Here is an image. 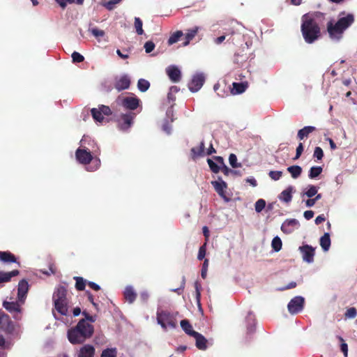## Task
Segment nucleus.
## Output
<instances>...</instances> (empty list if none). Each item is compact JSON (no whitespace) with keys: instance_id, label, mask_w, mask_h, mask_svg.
<instances>
[{"instance_id":"f257e3e1","label":"nucleus","mask_w":357,"mask_h":357,"mask_svg":"<svg viewBox=\"0 0 357 357\" xmlns=\"http://www.w3.org/2000/svg\"><path fill=\"white\" fill-rule=\"evenodd\" d=\"M324 13L314 12L302 16L301 31L305 43L312 44L321 36L319 20L324 17Z\"/></svg>"},{"instance_id":"f03ea898","label":"nucleus","mask_w":357,"mask_h":357,"mask_svg":"<svg viewBox=\"0 0 357 357\" xmlns=\"http://www.w3.org/2000/svg\"><path fill=\"white\" fill-rule=\"evenodd\" d=\"M93 333V326L86 320L81 319L75 327L68 331L67 335L69 342L73 344H77L85 342Z\"/></svg>"},{"instance_id":"7ed1b4c3","label":"nucleus","mask_w":357,"mask_h":357,"mask_svg":"<svg viewBox=\"0 0 357 357\" xmlns=\"http://www.w3.org/2000/svg\"><path fill=\"white\" fill-rule=\"evenodd\" d=\"M354 22L352 14H348L346 17H340L335 23L331 20L327 23V31L331 39L337 40L342 38L343 33Z\"/></svg>"},{"instance_id":"20e7f679","label":"nucleus","mask_w":357,"mask_h":357,"mask_svg":"<svg viewBox=\"0 0 357 357\" xmlns=\"http://www.w3.org/2000/svg\"><path fill=\"white\" fill-rule=\"evenodd\" d=\"M52 299L57 312L67 316L68 314V301L66 289L63 286L56 287L54 291Z\"/></svg>"},{"instance_id":"39448f33","label":"nucleus","mask_w":357,"mask_h":357,"mask_svg":"<svg viewBox=\"0 0 357 357\" xmlns=\"http://www.w3.org/2000/svg\"><path fill=\"white\" fill-rule=\"evenodd\" d=\"M177 315L178 312L158 310L156 313L157 323L164 331H167L168 328H175L177 326Z\"/></svg>"},{"instance_id":"423d86ee","label":"nucleus","mask_w":357,"mask_h":357,"mask_svg":"<svg viewBox=\"0 0 357 357\" xmlns=\"http://www.w3.org/2000/svg\"><path fill=\"white\" fill-rule=\"evenodd\" d=\"M98 152V148L91 151L89 148L84 147L79 148L76 150L75 156L78 162L83 165H87L91 162L93 159V154H96Z\"/></svg>"},{"instance_id":"0eeeda50","label":"nucleus","mask_w":357,"mask_h":357,"mask_svg":"<svg viewBox=\"0 0 357 357\" xmlns=\"http://www.w3.org/2000/svg\"><path fill=\"white\" fill-rule=\"evenodd\" d=\"M135 116V113L132 112L121 114L116 120L119 128L123 131L128 130L133 124Z\"/></svg>"},{"instance_id":"6e6552de","label":"nucleus","mask_w":357,"mask_h":357,"mask_svg":"<svg viewBox=\"0 0 357 357\" xmlns=\"http://www.w3.org/2000/svg\"><path fill=\"white\" fill-rule=\"evenodd\" d=\"M305 298L301 296H297L290 300L287 305L289 312L294 315L303 311L304 308Z\"/></svg>"},{"instance_id":"1a4fd4ad","label":"nucleus","mask_w":357,"mask_h":357,"mask_svg":"<svg viewBox=\"0 0 357 357\" xmlns=\"http://www.w3.org/2000/svg\"><path fill=\"white\" fill-rule=\"evenodd\" d=\"M303 261L307 264H312L314 259L315 248L312 246L305 244L298 248Z\"/></svg>"},{"instance_id":"9d476101","label":"nucleus","mask_w":357,"mask_h":357,"mask_svg":"<svg viewBox=\"0 0 357 357\" xmlns=\"http://www.w3.org/2000/svg\"><path fill=\"white\" fill-rule=\"evenodd\" d=\"M211 185L220 197L227 202H229L230 198L227 196L225 192V190L227 188V184L220 176L218 178L217 181H211Z\"/></svg>"},{"instance_id":"9b49d317","label":"nucleus","mask_w":357,"mask_h":357,"mask_svg":"<svg viewBox=\"0 0 357 357\" xmlns=\"http://www.w3.org/2000/svg\"><path fill=\"white\" fill-rule=\"evenodd\" d=\"M204 82L205 77L203 74H195L193 75L191 81L188 83V89L191 92H197L202 88Z\"/></svg>"},{"instance_id":"f8f14e48","label":"nucleus","mask_w":357,"mask_h":357,"mask_svg":"<svg viewBox=\"0 0 357 357\" xmlns=\"http://www.w3.org/2000/svg\"><path fill=\"white\" fill-rule=\"evenodd\" d=\"M0 330L9 333L14 330L13 322L9 316L1 310H0Z\"/></svg>"},{"instance_id":"ddd939ff","label":"nucleus","mask_w":357,"mask_h":357,"mask_svg":"<svg viewBox=\"0 0 357 357\" xmlns=\"http://www.w3.org/2000/svg\"><path fill=\"white\" fill-rule=\"evenodd\" d=\"M29 283L26 280H22L19 282L17 287V299L21 304H24L29 291Z\"/></svg>"},{"instance_id":"4468645a","label":"nucleus","mask_w":357,"mask_h":357,"mask_svg":"<svg viewBox=\"0 0 357 357\" xmlns=\"http://www.w3.org/2000/svg\"><path fill=\"white\" fill-rule=\"evenodd\" d=\"M130 79L128 75H123L120 77H116L114 83V88L118 91H121L127 89L130 85Z\"/></svg>"},{"instance_id":"2eb2a0df","label":"nucleus","mask_w":357,"mask_h":357,"mask_svg":"<svg viewBox=\"0 0 357 357\" xmlns=\"http://www.w3.org/2000/svg\"><path fill=\"white\" fill-rule=\"evenodd\" d=\"M139 99L137 97L127 96L122 99V106L130 110L136 109L139 105Z\"/></svg>"},{"instance_id":"dca6fc26","label":"nucleus","mask_w":357,"mask_h":357,"mask_svg":"<svg viewBox=\"0 0 357 357\" xmlns=\"http://www.w3.org/2000/svg\"><path fill=\"white\" fill-rule=\"evenodd\" d=\"M166 73L169 78L173 82H178L181 79V73L178 67L169 66L166 68Z\"/></svg>"},{"instance_id":"f3484780","label":"nucleus","mask_w":357,"mask_h":357,"mask_svg":"<svg viewBox=\"0 0 357 357\" xmlns=\"http://www.w3.org/2000/svg\"><path fill=\"white\" fill-rule=\"evenodd\" d=\"M22 305L18 299L17 301H4L3 303V307L10 313H20Z\"/></svg>"},{"instance_id":"a211bd4d","label":"nucleus","mask_w":357,"mask_h":357,"mask_svg":"<svg viewBox=\"0 0 357 357\" xmlns=\"http://www.w3.org/2000/svg\"><path fill=\"white\" fill-rule=\"evenodd\" d=\"M248 86L249 84L248 82H233L231 93L233 95L241 94L247 90Z\"/></svg>"},{"instance_id":"6ab92c4d","label":"nucleus","mask_w":357,"mask_h":357,"mask_svg":"<svg viewBox=\"0 0 357 357\" xmlns=\"http://www.w3.org/2000/svg\"><path fill=\"white\" fill-rule=\"evenodd\" d=\"M94 354V347L91 344H85L79 349L77 357H93Z\"/></svg>"},{"instance_id":"aec40b11","label":"nucleus","mask_w":357,"mask_h":357,"mask_svg":"<svg viewBox=\"0 0 357 357\" xmlns=\"http://www.w3.org/2000/svg\"><path fill=\"white\" fill-rule=\"evenodd\" d=\"M123 295L126 300L130 304L135 301L137 297V293L133 287L131 285H128L126 287Z\"/></svg>"},{"instance_id":"412c9836","label":"nucleus","mask_w":357,"mask_h":357,"mask_svg":"<svg viewBox=\"0 0 357 357\" xmlns=\"http://www.w3.org/2000/svg\"><path fill=\"white\" fill-rule=\"evenodd\" d=\"M200 27L195 26L192 29H188L186 33L185 34V41L183 43V46H187L190 41H192L198 33Z\"/></svg>"},{"instance_id":"4be33fe9","label":"nucleus","mask_w":357,"mask_h":357,"mask_svg":"<svg viewBox=\"0 0 357 357\" xmlns=\"http://www.w3.org/2000/svg\"><path fill=\"white\" fill-rule=\"evenodd\" d=\"M192 337L195 338L196 347L201 350H205L207 348L206 339L200 333H192Z\"/></svg>"},{"instance_id":"5701e85b","label":"nucleus","mask_w":357,"mask_h":357,"mask_svg":"<svg viewBox=\"0 0 357 357\" xmlns=\"http://www.w3.org/2000/svg\"><path fill=\"white\" fill-rule=\"evenodd\" d=\"M245 50L243 48L238 52H236L234 56V63L238 66H242L248 59L247 53L244 52Z\"/></svg>"},{"instance_id":"b1692460","label":"nucleus","mask_w":357,"mask_h":357,"mask_svg":"<svg viewBox=\"0 0 357 357\" xmlns=\"http://www.w3.org/2000/svg\"><path fill=\"white\" fill-rule=\"evenodd\" d=\"M0 261L3 263H17L15 255L8 251H0Z\"/></svg>"},{"instance_id":"393cba45","label":"nucleus","mask_w":357,"mask_h":357,"mask_svg":"<svg viewBox=\"0 0 357 357\" xmlns=\"http://www.w3.org/2000/svg\"><path fill=\"white\" fill-rule=\"evenodd\" d=\"M18 274L19 271L17 270H14L10 272L0 271V284L9 282L13 277Z\"/></svg>"},{"instance_id":"a878e982","label":"nucleus","mask_w":357,"mask_h":357,"mask_svg":"<svg viewBox=\"0 0 357 357\" xmlns=\"http://www.w3.org/2000/svg\"><path fill=\"white\" fill-rule=\"evenodd\" d=\"M316 130V128L311 126H305L302 129L299 130L297 134V137L300 140H303L305 137H307L308 135L312 132Z\"/></svg>"},{"instance_id":"bb28decb","label":"nucleus","mask_w":357,"mask_h":357,"mask_svg":"<svg viewBox=\"0 0 357 357\" xmlns=\"http://www.w3.org/2000/svg\"><path fill=\"white\" fill-rule=\"evenodd\" d=\"M205 144L204 141L201 142L199 147H193L191 149V155L192 159H196L198 157L203 156L204 154Z\"/></svg>"},{"instance_id":"cd10ccee","label":"nucleus","mask_w":357,"mask_h":357,"mask_svg":"<svg viewBox=\"0 0 357 357\" xmlns=\"http://www.w3.org/2000/svg\"><path fill=\"white\" fill-rule=\"evenodd\" d=\"M293 187L289 186L287 189L283 190L279 196L280 200L285 203H289L292 199Z\"/></svg>"},{"instance_id":"c85d7f7f","label":"nucleus","mask_w":357,"mask_h":357,"mask_svg":"<svg viewBox=\"0 0 357 357\" xmlns=\"http://www.w3.org/2000/svg\"><path fill=\"white\" fill-rule=\"evenodd\" d=\"M320 245L324 252L329 250L331 247V238L328 233H325L324 236L320 238Z\"/></svg>"},{"instance_id":"c756f323","label":"nucleus","mask_w":357,"mask_h":357,"mask_svg":"<svg viewBox=\"0 0 357 357\" xmlns=\"http://www.w3.org/2000/svg\"><path fill=\"white\" fill-rule=\"evenodd\" d=\"M246 322H247V331L248 333H252L255 331V320L254 315L249 312L246 317Z\"/></svg>"},{"instance_id":"7c9ffc66","label":"nucleus","mask_w":357,"mask_h":357,"mask_svg":"<svg viewBox=\"0 0 357 357\" xmlns=\"http://www.w3.org/2000/svg\"><path fill=\"white\" fill-rule=\"evenodd\" d=\"M287 171L291 174L293 178L296 179L298 178L302 173V168L298 165H292L287 167Z\"/></svg>"},{"instance_id":"2f4dec72","label":"nucleus","mask_w":357,"mask_h":357,"mask_svg":"<svg viewBox=\"0 0 357 357\" xmlns=\"http://www.w3.org/2000/svg\"><path fill=\"white\" fill-rule=\"evenodd\" d=\"M181 327L182 329L189 335L192 336V333H196V331L192 330V325L190 324V322L186 320L183 319L180 323Z\"/></svg>"},{"instance_id":"473e14b6","label":"nucleus","mask_w":357,"mask_h":357,"mask_svg":"<svg viewBox=\"0 0 357 357\" xmlns=\"http://www.w3.org/2000/svg\"><path fill=\"white\" fill-rule=\"evenodd\" d=\"M323 168L320 166L312 167L309 171L308 176L311 179L318 177L322 172Z\"/></svg>"},{"instance_id":"72a5a7b5","label":"nucleus","mask_w":357,"mask_h":357,"mask_svg":"<svg viewBox=\"0 0 357 357\" xmlns=\"http://www.w3.org/2000/svg\"><path fill=\"white\" fill-rule=\"evenodd\" d=\"M183 36V33L182 31H176V32L173 33L168 39V45H172L177 43Z\"/></svg>"},{"instance_id":"f704fd0d","label":"nucleus","mask_w":357,"mask_h":357,"mask_svg":"<svg viewBox=\"0 0 357 357\" xmlns=\"http://www.w3.org/2000/svg\"><path fill=\"white\" fill-rule=\"evenodd\" d=\"M236 33L232 31L231 32L227 33H226L225 35H222L221 36H219L217 38H215V43L218 45L222 43L227 37H229L228 39H227V41H231V43H234V38L232 37Z\"/></svg>"},{"instance_id":"c9c22d12","label":"nucleus","mask_w":357,"mask_h":357,"mask_svg":"<svg viewBox=\"0 0 357 357\" xmlns=\"http://www.w3.org/2000/svg\"><path fill=\"white\" fill-rule=\"evenodd\" d=\"M150 86V83L149 81L144 79H139L137 82V87L139 90L142 92L146 91Z\"/></svg>"},{"instance_id":"e433bc0d","label":"nucleus","mask_w":357,"mask_h":357,"mask_svg":"<svg viewBox=\"0 0 357 357\" xmlns=\"http://www.w3.org/2000/svg\"><path fill=\"white\" fill-rule=\"evenodd\" d=\"M282 241L278 236L273 238L271 242V247L275 252H279L282 248Z\"/></svg>"},{"instance_id":"4c0bfd02","label":"nucleus","mask_w":357,"mask_h":357,"mask_svg":"<svg viewBox=\"0 0 357 357\" xmlns=\"http://www.w3.org/2000/svg\"><path fill=\"white\" fill-rule=\"evenodd\" d=\"M91 115L93 119L98 122H102L104 120V116L102 112L98 108H93L91 110Z\"/></svg>"},{"instance_id":"58836bf2","label":"nucleus","mask_w":357,"mask_h":357,"mask_svg":"<svg viewBox=\"0 0 357 357\" xmlns=\"http://www.w3.org/2000/svg\"><path fill=\"white\" fill-rule=\"evenodd\" d=\"M74 279L76 281L75 287L79 291H82L85 288L86 280L82 277H75Z\"/></svg>"},{"instance_id":"ea45409f","label":"nucleus","mask_w":357,"mask_h":357,"mask_svg":"<svg viewBox=\"0 0 357 357\" xmlns=\"http://www.w3.org/2000/svg\"><path fill=\"white\" fill-rule=\"evenodd\" d=\"M142 21L139 17L135 18V27L136 29V32L138 35H142L144 33V30L142 29Z\"/></svg>"},{"instance_id":"a19ab883","label":"nucleus","mask_w":357,"mask_h":357,"mask_svg":"<svg viewBox=\"0 0 357 357\" xmlns=\"http://www.w3.org/2000/svg\"><path fill=\"white\" fill-rule=\"evenodd\" d=\"M208 165L210 167V169L213 173H218L220 171V166H219L215 162H214L212 159L208 158L207 159Z\"/></svg>"},{"instance_id":"79ce46f5","label":"nucleus","mask_w":357,"mask_h":357,"mask_svg":"<svg viewBox=\"0 0 357 357\" xmlns=\"http://www.w3.org/2000/svg\"><path fill=\"white\" fill-rule=\"evenodd\" d=\"M229 162L233 168L241 167V163L237 162V157L234 153H231L229 156Z\"/></svg>"},{"instance_id":"37998d69","label":"nucleus","mask_w":357,"mask_h":357,"mask_svg":"<svg viewBox=\"0 0 357 357\" xmlns=\"http://www.w3.org/2000/svg\"><path fill=\"white\" fill-rule=\"evenodd\" d=\"M100 357H116V349L115 348L105 349Z\"/></svg>"},{"instance_id":"c03bdc74","label":"nucleus","mask_w":357,"mask_h":357,"mask_svg":"<svg viewBox=\"0 0 357 357\" xmlns=\"http://www.w3.org/2000/svg\"><path fill=\"white\" fill-rule=\"evenodd\" d=\"M282 171H270L268 173L269 177L273 181H278L282 176Z\"/></svg>"},{"instance_id":"a18cd8bd","label":"nucleus","mask_w":357,"mask_h":357,"mask_svg":"<svg viewBox=\"0 0 357 357\" xmlns=\"http://www.w3.org/2000/svg\"><path fill=\"white\" fill-rule=\"evenodd\" d=\"M266 206V202L263 199H258L255 205V211L258 213L261 212Z\"/></svg>"},{"instance_id":"49530a36","label":"nucleus","mask_w":357,"mask_h":357,"mask_svg":"<svg viewBox=\"0 0 357 357\" xmlns=\"http://www.w3.org/2000/svg\"><path fill=\"white\" fill-rule=\"evenodd\" d=\"M295 225H281V230L287 234L292 233L295 230Z\"/></svg>"},{"instance_id":"de8ad7c7","label":"nucleus","mask_w":357,"mask_h":357,"mask_svg":"<svg viewBox=\"0 0 357 357\" xmlns=\"http://www.w3.org/2000/svg\"><path fill=\"white\" fill-rule=\"evenodd\" d=\"M318 191V188L314 185H310L308 190L305 192V195L311 198L313 196H314Z\"/></svg>"},{"instance_id":"09e8293b","label":"nucleus","mask_w":357,"mask_h":357,"mask_svg":"<svg viewBox=\"0 0 357 357\" xmlns=\"http://www.w3.org/2000/svg\"><path fill=\"white\" fill-rule=\"evenodd\" d=\"M344 315L348 319H354L357 315V310L355 307H349L347 310Z\"/></svg>"},{"instance_id":"8fccbe9b","label":"nucleus","mask_w":357,"mask_h":357,"mask_svg":"<svg viewBox=\"0 0 357 357\" xmlns=\"http://www.w3.org/2000/svg\"><path fill=\"white\" fill-rule=\"evenodd\" d=\"M120 2L119 0H110L103 3V6L108 10H112L114 8L115 6Z\"/></svg>"},{"instance_id":"3c124183","label":"nucleus","mask_w":357,"mask_h":357,"mask_svg":"<svg viewBox=\"0 0 357 357\" xmlns=\"http://www.w3.org/2000/svg\"><path fill=\"white\" fill-rule=\"evenodd\" d=\"M71 56L74 63H80L84 60V57L77 52H74Z\"/></svg>"},{"instance_id":"603ef678","label":"nucleus","mask_w":357,"mask_h":357,"mask_svg":"<svg viewBox=\"0 0 357 357\" xmlns=\"http://www.w3.org/2000/svg\"><path fill=\"white\" fill-rule=\"evenodd\" d=\"M313 156L316 158L318 160H321L324 157V151L319 146L315 147Z\"/></svg>"},{"instance_id":"864d4df0","label":"nucleus","mask_w":357,"mask_h":357,"mask_svg":"<svg viewBox=\"0 0 357 357\" xmlns=\"http://www.w3.org/2000/svg\"><path fill=\"white\" fill-rule=\"evenodd\" d=\"M339 340L342 342L340 345V349L343 352L344 357H347L348 355V346L344 342L343 338L340 336L338 337Z\"/></svg>"},{"instance_id":"5fc2aeb1","label":"nucleus","mask_w":357,"mask_h":357,"mask_svg":"<svg viewBox=\"0 0 357 357\" xmlns=\"http://www.w3.org/2000/svg\"><path fill=\"white\" fill-rule=\"evenodd\" d=\"M149 293L147 290H143L140 292L139 298L142 303H146L149 299Z\"/></svg>"},{"instance_id":"6e6d98bb","label":"nucleus","mask_w":357,"mask_h":357,"mask_svg":"<svg viewBox=\"0 0 357 357\" xmlns=\"http://www.w3.org/2000/svg\"><path fill=\"white\" fill-rule=\"evenodd\" d=\"M208 267V259H206L203 263L202 271H201V275L204 279L206 278V277Z\"/></svg>"},{"instance_id":"4d7b16f0","label":"nucleus","mask_w":357,"mask_h":357,"mask_svg":"<svg viewBox=\"0 0 357 357\" xmlns=\"http://www.w3.org/2000/svg\"><path fill=\"white\" fill-rule=\"evenodd\" d=\"M144 47L146 53H151L155 48V44L153 42L149 40L145 43Z\"/></svg>"},{"instance_id":"13d9d810","label":"nucleus","mask_w":357,"mask_h":357,"mask_svg":"<svg viewBox=\"0 0 357 357\" xmlns=\"http://www.w3.org/2000/svg\"><path fill=\"white\" fill-rule=\"evenodd\" d=\"M206 243H205L202 246H201L199 248L198 255H197V259L199 260H202L205 257L206 251Z\"/></svg>"},{"instance_id":"bf43d9fd","label":"nucleus","mask_w":357,"mask_h":357,"mask_svg":"<svg viewBox=\"0 0 357 357\" xmlns=\"http://www.w3.org/2000/svg\"><path fill=\"white\" fill-rule=\"evenodd\" d=\"M98 109L102 112V114L105 116H109L112 114V110L108 106L102 105L99 106Z\"/></svg>"},{"instance_id":"052dcab7","label":"nucleus","mask_w":357,"mask_h":357,"mask_svg":"<svg viewBox=\"0 0 357 357\" xmlns=\"http://www.w3.org/2000/svg\"><path fill=\"white\" fill-rule=\"evenodd\" d=\"M91 32L96 38L102 37L105 36V31L97 28L91 29Z\"/></svg>"},{"instance_id":"680f3d73","label":"nucleus","mask_w":357,"mask_h":357,"mask_svg":"<svg viewBox=\"0 0 357 357\" xmlns=\"http://www.w3.org/2000/svg\"><path fill=\"white\" fill-rule=\"evenodd\" d=\"M303 149H304V148H303V144L299 143L298 146L296 148V155L294 158V160H298L301 157V155H302V153L303 152Z\"/></svg>"},{"instance_id":"e2e57ef3","label":"nucleus","mask_w":357,"mask_h":357,"mask_svg":"<svg viewBox=\"0 0 357 357\" xmlns=\"http://www.w3.org/2000/svg\"><path fill=\"white\" fill-rule=\"evenodd\" d=\"M185 278L183 277L181 287L178 288H176V289H172L171 291L176 292L178 294H181L185 287Z\"/></svg>"},{"instance_id":"0e129e2a","label":"nucleus","mask_w":357,"mask_h":357,"mask_svg":"<svg viewBox=\"0 0 357 357\" xmlns=\"http://www.w3.org/2000/svg\"><path fill=\"white\" fill-rule=\"evenodd\" d=\"M82 314L84 316V320L86 321H91V322H95L96 321V317L91 315H89L88 313H86L85 311L82 312Z\"/></svg>"},{"instance_id":"69168bd1","label":"nucleus","mask_w":357,"mask_h":357,"mask_svg":"<svg viewBox=\"0 0 357 357\" xmlns=\"http://www.w3.org/2000/svg\"><path fill=\"white\" fill-rule=\"evenodd\" d=\"M220 170L225 176H229L232 172V169H229L226 165L220 167Z\"/></svg>"},{"instance_id":"338daca9","label":"nucleus","mask_w":357,"mask_h":357,"mask_svg":"<svg viewBox=\"0 0 357 357\" xmlns=\"http://www.w3.org/2000/svg\"><path fill=\"white\" fill-rule=\"evenodd\" d=\"M213 159L215 160L216 163H217L219 166H220V167H222V166H223L224 165H225V162H224V159H223V158H222V157H221V156H215V157H213Z\"/></svg>"},{"instance_id":"774afa93","label":"nucleus","mask_w":357,"mask_h":357,"mask_svg":"<svg viewBox=\"0 0 357 357\" xmlns=\"http://www.w3.org/2000/svg\"><path fill=\"white\" fill-rule=\"evenodd\" d=\"M87 284L91 289H94L95 291H98L100 289V287L93 282H88Z\"/></svg>"}]
</instances>
